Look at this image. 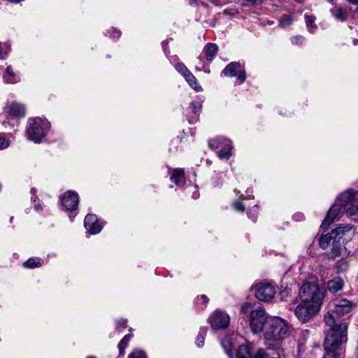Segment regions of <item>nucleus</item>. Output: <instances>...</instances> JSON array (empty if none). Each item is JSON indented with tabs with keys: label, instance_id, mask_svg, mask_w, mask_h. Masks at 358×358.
Returning a JSON list of instances; mask_svg holds the SVG:
<instances>
[{
	"label": "nucleus",
	"instance_id": "f257e3e1",
	"mask_svg": "<svg viewBox=\"0 0 358 358\" xmlns=\"http://www.w3.org/2000/svg\"><path fill=\"white\" fill-rule=\"evenodd\" d=\"M352 303L345 299H336L329 305V311L324 320L327 331L324 348L323 358H339L341 345L347 341V324L341 317L350 312Z\"/></svg>",
	"mask_w": 358,
	"mask_h": 358
},
{
	"label": "nucleus",
	"instance_id": "f03ea898",
	"mask_svg": "<svg viewBox=\"0 0 358 358\" xmlns=\"http://www.w3.org/2000/svg\"><path fill=\"white\" fill-rule=\"evenodd\" d=\"M301 303L295 308L294 315L303 322H307L320 311L324 294L315 282H304L299 290Z\"/></svg>",
	"mask_w": 358,
	"mask_h": 358
},
{
	"label": "nucleus",
	"instance_id": "7ed1b4c3",
	"mask_svg": "<svg viewBox=\"0 0 358 358\" xmlns=\"http://www.w3.org/2000/svg\"><path fill=\"white\" fill-rule=\"evenodd\" d=\"M266 344L271 349L279 345L290 333V325L280 317H271L264 327Z\"/></svg>",
	"mask_w": 358,
	"mask_h": 358
},
{
	"label": "nucleus",
	"instance_id": "20e7f679",
	"mask_svg": "<svg viewBox=\"0 0 358 358\" xmlns=\"http://www.w3.org/2000/svg\"><path fill=\"white\" fill-rule=\"evenodd\" d=\"M333 234L336 238L332 242L329 256L334 259L341 255L342 244L350 241L355 235V229L350 224L340 225L333 230Z\"/></svg>",
	"mask_w": 358,
	"mask_h": 358
},
{
	"label": "nucleus",
	"instance_id": "39448f33",
	"mask_svg": "<svg viewBox=\"0 0 358 358\" xmlns=\"http://www.w3.org/2000/svg\"><path fill=\"white\" fill-rule=\"evenodd\" d=\"M50 128V123L46 120L40 117L29 118L26 129L27 137L36 143H41Z\"/></svg>",
	"mask_w": 358,
	"mask_h": 358
},
{
	"label": "nucleus",
	"instance_id": "423d86ee",
	"mask_svg": "<svg viewBox=\"0 0 358 358\" xmlns=\"http://www.w3.org/2000/svg\"><path fill=\"white\" fill-rule=\"evenodd\" d=\"M336 202L343 206L348 217L356 220L358 212L357 193L352 189H349L339 195Z\"/></svg>",
	"mask_w": 358,
	"mask_h": 358
},
{
	"label": "nucleus",
	"instance_id": "0eeeda50",
	"mask_svg": "<svg viewBox=\"0 0 358 358\" xmlns=\"http://www.w3.org/2000/svg\"><path fill=\"white\" fill-rule=\"evenodd\" d=\"M349 6L334 7L330 9L332 17L341 22H345L354 18L358 12V0H347Z\"/></svg>",
	"mask_w": 358,
	"mask_h": 358
},
{
	"label": "nucleus",
	"instance_id": "6e6552de",
	"mask_svg": "<svg viewBox=\"0 0 358 358\" xmlns=\"http://www.w3.org/2000/svg\"><path fill=\"white\" fill-rule=\"evenodd\" d=\"M268 318L266 317V311L262 306H257L251 310L250 315L249 324L252 331L257 334L264 331Z\"/></svg>",
	"mask_w": 358,
	"mask_h": 358
},
{
	"label": "nucleus",
	"instance_id": "1a4fd4ad",
	"mask_svg": "<svg viewBox=\"0 0 358 358\" xmlns=\"http://www.w3.org/2000/svg\"><path fill=\"white\" fill-rule=\"evenodd\" d=\"M209 146L212 148H219L217 156L222 159H228L232 155V146L229 141L223 137H217L209 141Z\"/></svg>",
	"mask_w": 358,
	"mask_h": 358
},
{
	"label": "nucleus",
	"instance_id": "9d476101",
	"mask_svg": "<svg viewBox=\"0 0 358 358\" xmlns=\"http://www.w3.org/2000/svg\"><path fill=\"white\" fill-rule=\"evenodd\" d=\"M255 296L259 300L265 302L270 301L275 295V288L268 282H259L255 285Z\"/></svg>",
	"mask_w": 358,
	"mask_h": 358
},
{
	"label": "nucleus",
	"instance_id": "9b49d317",
	"mask_svg": "<svg viewBox=\"0 0 358 358\" xmlns=\"http://www.w3.org/2000/svg\"><path fill=\"white\" fill-rule=\"evenodd\" d=\"M3 111L8 120H18L25 116L26 108L24 104L13 101L8 103L3 109Z\"/></svg>",
	"mask_w": 358,
	"mask_h": 358
},
{
	"label": "nucleus",
	"instance_id": "f8f14e48",
	"mask_svg": "<svg viewBox=\"0 0 358 358\" xmlns=\"http://www.w3.org/2000/svg\"><path fill=\"white\" fill-rule=\"evenodd\" d=\"M229 316L220 310H215L208 318L212 329H222L227 328L229 324Z\"/></svg>",
	"mask_w": 358,
	"mask_h": 358
},
{
	"label": "nucleus",
	"instance_id": "ddd939ff",
	"mask_svg": "<svg viewBox=\"0 0 358 358\" xmlns=\"http://www.w3.org/2000/svg\"><path fill=\"white\" fill-rule=\"evenodd\" d=\"M222 73L227 77H236L241 83L246 78V73L239 62H231L222 71Z\"/></svg>",
	"mask_w": 358,
	"mask_h": 358
},
{
	"label": "nucleus",
	"instance_id": "4468645a",
	"mask_svg": "<svg viewBox=\"0 0 358 358\" xmlns=\"http://www.w3.org/2000/svg\"><path fill=\"white\" fill-rule=\"evenodd\" d=\"M79 202L78 194L73 191H68L61 197V204L67 212H73L77 209Z\"/></svg>",
	"mask_w": 358,
	"mask_h": 358
},
{
	"label": "nucleus",
	"instance_id": "2eb2a0df",
	"mask_svg": "<svg viewBox=\"0 0 358 358\" xmlns=\"http://www.w3.org/2000/svg\"><path fill=\"white\" fill-rule=\"evenodd\" d=\"M345 211V209L343 208V206H341L336 201V203H334L329 210L327 216L321 224V227H328L332 222L338 220Z\"/></svg>",
	"mask_w": 358,
	"mask_h": 358
},
{
	"label": "nucleus",
	"instance_id": "dca6fc26",
	"mask_svg": "<svg viewBox=\"0 0 358 358\" xmlns=\"http://www.w3.org/2000/svg\"><path fill=\"white\" fill-rule=\"evenodd\" d=\"M84 224L87 231L91 234H99L103 228V225L98 222L96 216L94 214L86 215Z\"/></svg>",
	"mask_w": 358,
	"mask_h": 358
},
{
	"label": "nucleus",
	"instance_id": "f3484780",
	"mask_svg": "<svg viewBox=\"0 0 358 358\" xmlns=\"http://www.w3.org/2000/svg\"><path fill=\"white\" fill-rule=\"evenodd\" d=\"M170 180L176 185L181 187L185 184V172L182 169H175L171 175Z\"/></svg>",
	"mask_w": 358,
	"mask_h": 358
},
{
	"label": "nucleus",
	"instance_id": "a211bd4d",
	"mask_svg": "<svg viewBox=\"0 0 358 358\" xmlns=\"http://www.w3.org/2000/svg\"><path fill=\"white\" fill-rule=\"evenodd\" d=\"M343 287V281L341 278H335L327 283V289L331 293H336Z\"/></svg>",
	"mask_w": 358,
	"mask_h": 358
},
{
	"label": "nucleus",
	"instance_id": "6ab92c4d",
	"mask_svg": "<svg viewBox=\"0 0 358 358\" xmlns=\"http://www.w3.org/2000/svg\"><path fill=\"white\" fill-rule=\"evenodd\" d=\"M218 48L215 43H208L203 48V53L208 61H211L215 56Z\"/></svg>",
	"mask_w": 358,
	"mask_h": 358
},
{
	"label": "nucleus",
	"instance_id": "aec40b11",
	"mask_svg": "<svg viewBox=\"0 0 358 358\" xmlns=\"http://www.w3.org/2000/svg\"><path fill=\"white\" fill-rule=\"evenodd\" d=\"M336 238L334 234H333V230L327 234H322L319 241V244L321 248L325 250L328 248L331 242H333L334 238Z\"/></svg>",
	"mask_w": 358,
	"mask_h": 358
},
{
	"label": "nucleus",
	"instance_id": "412c9836",
	"mask_svg": "<svg viewBox=\"0 0 358 358\" xmlns=\"http://www.w3.org/2000/svg\"><path fill=\"white\" fill-rule=\"evenodd\" d=\"M186 81L188 83L189 85L192 87L196 92L202 91V87L199 85L196 82V78L195 76L189 71L188 73L184 76Z\"/></svg>",
	"mask_w": 358,
	"mask_h": 358
},
{
	"label": "nucleus",
	"instance_id": "4be33fe9",
	"mask_svg": "<svg viewBox=\"0 0 358 358\" xmlns=\"http://www.w3.org/2000/svg\"><path fill=\"white\" fill-rule=\"evenodd\" d=\"M3 78L7 83L13 84L18 82V79L16 76V74L10 66L6 68V70L3 76Z\"/></svg>",
	"mask_w": 358,
	"mask_h": 358
},
{
	"label": "nucleus",
	"instance_id": "5701e85b",
	"mask_svg": "<svg viewBox=\"0 0 358 358\" xmlns=\"http://www.w3.org/2000/svg\"><path fill=\"white\" fill-rule=\"evenodd\" d=\"M221 344L229 358H234L232 351L234 345L231 338L226 337L224 339L222 340Z\"/></svg>",
	"mask_w": 358,
	"mask_h": 358
},
{
	"label": "nucleus",
	"instance_id": "b1692460",
	"mask_svg": "<svg viewBox=\"0 0 358 358\" xmlns=\"http://www.w3.org/2000/svg\"><path fill=\"white\" fill-rule=\"evenodd\" d=\"M236 358H252L250 346L248 345H240L236 352Z\"/></svg>",
	"mask_w": 358,
	"mask_h": 358
},
{
	"label": "nucleus",
	"instance_id": "393cba45",
	"mask_svg": "<svg viewBox=\"0 0 358 358\" xmlns=\"http://www.w3.org/2000/svg\"><path fill=\"white\" fill-rule=\"evenodd\" d=\"M131 336H132L131 334H127V335L124 336V338L119 343L118 348H119L120 355L124 354V350L128 346Z\"/></svg>",
	"mask_w": 358,
	"mask_h": 358
},
{
	"label": "nucleus",
	"instance_id": "a878e982",
	"mask_svg": "<svg viewBox=\"0 0 358 358\" xmlns=\"http://www.w3.org/2000/svg\"><path fill=\"white\" fill-rule=\"evenodd\" d=\"M41 262L39 259L35 258H29L27 261H26L23 265L24 266L29 268H34L36 267H39L41 266Z\"/></svg>",
	"mask_w": 358,
	"mask_h": 358
},
{
	"label": "nucleus",
	"instance_id": "bb28decb",
	"mask_svg": "<svg viewBox=\"0 0 358 358\" xmlns=\"http://www.w3.org/2000/svg\"><path fill=\"white\" fill-rule=\"evenodd\" d=\"M207 328H201L196 339V344L198 347L201 348L204 344V336L206 334Z\"/></svg>",
	"mask_w": 358,
	"mask_h": 358
},
{
	"label": "nucleus",
	"instance_id": "cd10ccee",
	"mask_svg": "<svg viewBox=\"0 0 358 358\" xmlns=\"http://www.w3.org/2000/svg\"><path fill=\"white\" fill-rule=\"evenodd\" d=\"M292 18L290 15H283L279 20V25L282 27H287L292 24Z\"/></svg>",
	"mask_w": 358,
	"mask_h": 358
},
{
	"label": "nucleus",
	"instance_id": "c85d7f7f",
	"mask_svg": "<svg viewBox=\"0 0 358 358\" xmlns=\"http://www.w3.org/2000/svg\"><path fill=\"white\" fill-rule=\"evenodd\" d=\"M306 24L310 32H313L317 27L315 23V17L312 15H306Z\"/></svg>",
	"mask_w": 358,
	"mask_h": 358
},
{
	"label": "nucleus",
	"instance_id": "c756f323",
	"mask_svg": "<svg viewBox=\"0 0 358 358\" xmlns=\"http://www.w3.org/2000/svg\"><path fill=\"white\" fill-rule=\"evenodd\" d=\"M128 358H147V356L143 350L136 348L129 355Z\"/></svg>",
	"mask_w": 358,
	"mask_h": 358
},
{
	"label": "nucleus",
	"instance_id": "7c9ffc66",
	"mask_svg": "<svg viewBox=\"0 0 358 358\" xmlns=\"http://www.w3.org/2000/svg\"><path fill=\"white\" fill-rule=\"evenodd\" d=\"M10 51V48L6 43L2 44L0 42V59H3L6 57Z\"/></svg>",
	"mask_w": 358,
	"mask_h": 358
},
{
	"label": "nucleus",
	"instance_id": "2f4dec72",
	"mask_svg": "<svg viewBox=\"0 0 358 358\" xmlns=\"http://www.w3.org/2000/svg\"><path fill=\"white\" fill-rule=\"evenodd\" d=\"M190 107L194 114L199 115V112L201 110L202 105L200 101H194L191 103Z\"/></svg>",
	"mask_w": 358,
	"mask_h": 358
},
{
	"label": "nucleus",
	"instance_id": "473e14b6",
	"mask_svg": "<svg viewBox=\"0 0 358 358\" xmlns=\"http://www.w3.org/2000/svg\"><path fill=\"white\" fill-rule=\"evenodd\" d=\"M252 358H271L268 352L263 348H259L254 354Z\"/></svg>",
	"mask_w": 358,
	"mask_h": 358
},
{
	"label": "nucleus",
	"instance_id": "72a5a7b5",
	"mask_svg": "<svg viewBox=\"0 0 358 358\" xmlns=\"http://www.w3.org/2000/svg\"><path fill=\"white\" fill-rule=\"evenodd\" d=\"M175 68L180 73H181L183 76L188 73L189 72V71L188 70V69L185 66V65L182 63H177L176 65H175Z\"/></svg>",
	"mask_w": 358,
	"mask_h": 358
},
{
	"label": "nucleus",
	"instance_id": "f704fd0d",
	"mask_svg": "<svg viewBox=\"0 0 358 358\" xmlns=\"http://www.w3.org/2000/svg\"><path fill=\"white\" fill-rule=\"evenodd\" d=\"M252 304L250 303H245L241 307V313L242 314H246L248 313H251V310L254 309Z\"/></svg>",
	"mask_w": 358,
	"mask_h": 358
},
{
	"label": "nucleus",
	"instance_id": "c9c22d12",
	"mask_svg": "<svg viewBox=\"0 0 358 358\" xmlns=\"http://www.w3.org/2000/svg\"><path fill=\"white\" fill-rule=\"evenodd\" d=\"M233 208L240 212H243L245 210L244 204L240 201H236L232 204Z\"/></svg>",
	"mask_w": 358,
	"mask_h": 358
},
{
	"label": "nucleus",
	"instance_id": "e433bc0d",
	"mask_svg": "<svg viewBox=\"0 0 358 358\" xmlns=\"http://www.w3.org/2000/svg\"><path fill=\"white\" fill-rule=\"evenodd\" d=\"M304 38L301 36H296L292 38V43L295 45H301Z\"/></svg>",
	"mask_w": 358,
	"mask_h": 358
},
{
	"label": "nucleus",
	"instance_id": "4c0bfd02",
	"mask_svg": "<svg viewBox=\"0 0 358 358\" xmlns=\"http://www.w3.org/2000/svg\"><path fill=\"white\" fill-rule=\"evenodd\" d=\"M9 145V141L3 137H0V150L5 149Z\"/></svg>",
	"mask_w": 358,
	"mask_h": 358
},
{
	"label": "nucleus",
	"instance_id": "58836bf2",
	"mask_svg": "<svg viewBox=\"0 0 358 358\" xmlns=\"http://www.w3.org/2000/svg\"><path fill=\"white\" fill-rule=\"evenodd\" d=\"M292 290L289 287H285L283 290L280 292V296L282 299L288 297L291 295Z\"/></svg>",
	"mask_w": 358,
	"mask_h": 358
},
{
	"label": "nucleus",
	"instance_id": "ea45409f",
	"mask_svg": "<svg viewBox=\"0 0 358 358\" xmlns=\"http://www.w3.org/2000/svg\"><path fill=\"white\" fill-rule=\"evenodd\" d=\"M208 301V299L207 298V296L206 295H201L200 297H198L197 299H196V302L198 303H201V304H206Z\"/></svg>",
	"mask_w": 358,
	"mask_h": 358
},
{
	"label": "nucleus",
	"instance_id": "a19ab883",
	"mask_svg": "<svg viewBox=\"0 0 358 358\" xmlns=\"http://www.w3.org/2000/svg\"><path fill=\"white\" fill-rule=\"evenodd\" d=\"M127 324L126 320H120L117 322V329L125 328Z\"/></svg>",
	"mask_w": 358,
	"mask_h": 358
},
{
	"label": "nucleus",
	"instance_id": "79ce46f5",
	"mask_svg": "<svg viewBox=\"0 0 358 358\" xmlns=\"http://www.w3.org/2000/svg\"><path fill=\"white\" fill-rule=\"evenodd\" d=\"M112 30L113 31V37L114 38H120V35H121V32L118 30H116L115 29H112Z\"/></svg>",
	"mask_w": 358,
	"mask_h": 358
},
{
	"label": "nucleus",
	"instance_id": "37998d69",
	"mask_svg": "<svg viewBox=\"0 0 358 358\" xmlns=\"http://www.w3.org/2000/svg\"><path fill=\"white\" fill-rule=\"evenodd\" d=\"M294 218L296 220V221H299V220H301L303 219V215L302 214H296L294 216Z\"/></svg>",
	"mask_w": 358,
	"mask_h": 358
},
{
	"label": "nucleus",
	"instance_id": "c03bdc74",
	"mask_svg": "<svg viewBox=\"0 0 358 358\" xmlns=\"http://www.w3.org/2000/svg\"><path fill=\"white\" fill-rule=\"evenodd\" d=\"M34 209L36 210H37V211H40V210H41L43 209V208H42L41 205L36 204V205L34 206Z\"/></svg>",
	"mask_w": 358,
	"mask_h": 358
},
{
	"label": "nucleus",
	"instance_id": "a18cd8bd",
	"mask_svg": "<svg viewBox=\"0 0 358 358\" xmlns=\"http://www.w3.org/2000/svg\"><path fill=\"white\" fill-rule=\"evenodd\" d=\"M329 3H331V5H335L336 4V0H327Z\"/></svg>",
	"mask_w": 358,
	"mask_h": 358
},
{
	"label": "nucleus",
	"instance_id": "49530a36",
	"mask_svg": "<svg viewBox=\"0 0 358 358\" xmlns=\"http://www.w3.org/2000/svg\"><path fill=\"white\" fill-rule=\"evenodd\" d=\"M197 121V118H193L189 120V123L192 124L194 122H196Z\"/></svg>",
	"mask_w": 358,
	"mask_h": 358
},
{
	"label": "nucleus",
	"instance_id": "de8ad7c7",
	"mask_svg": "<svg viewBox=\"0 0 358 358\" xmlns=\"http://www.w3.org/2000/svg\"><path fill=\"white\" fill-rule=\"evenodd\" d=\"M224 13L227 14V15H228V14H229V15L231 14V13H230V12H229V9H225V10H224Z\"/></svg>",
	"mask_w": 358,
	"mask_h": 358
},
{
	"label": "nucleus",
	"instance_id": "09e8293b",
	"mask_svg": "<svg viewBox=\"0 0 358 358\" xmlns=\"http://www.w3.org/2000/svg\"><path fill=\"white\" fill-rule=\"evenodd\" d=\"M193 196V198H194V199H197V198H198V196H199V195H198V194H197V193L194 192V193L193 194V196Z\"/></svg>",
	"mask_w": 358,
	"mask_h": 358
},
{
	"label": "nucleus",
	"instance_id": "8fccbe9b",
	"mask_svg": "<svg viewBox=\"0 0 358 358\" xmlns=\"http://www.w3.org/2000/svg\"><path fill=\"white\" fill-rule=\"evenodd\" d=\"M208 1L212 2V3H214L217 4L216 0H208Z\"/></svg>",
	"mask_w": 358,
	"mask_h": 358
},
{
	"label": "nucleus",
	"instance_id": "3c124183",
	"mask_svg": "<svg viewBox=\"0 0 358 358\" xmlns=\"http://www.w3.org/2000/svg\"><path fill=\"white\" fill-rule=\"evenodd\" d=\"M31 192L32 194H34L35 192V189L33 188V189H31Z\"/></svg>",
	"mask_w": 358,
	"mask_h": 358
},
{
	"label": "nucleus",
	"instance_id": "603ef678",
	"mask_svg": "<svg viewBox=\"0 0 358 358\" xmlns=\"http://www.w3.org/2000/svg\"><path fill=\"white\" fill-rule=\"evenodd\" d=\"M356 42H357V40H356V39H355V40L353 41V43H354V45H356V44H357V43H356Z\"/></svg>",
	"mask_w": 358,
	"mask_h": 358
},
{
	"label": "nucleus",
	"instance_id": "864d4df0",
	"mask_svg": "<svg viewBox=\"0 0 358 358\" xmlns=\"http://www.w3.org/2000/svg\"><path fill=\"white\" fill-rule=\"evenodd\" d=\"M241 198H242V199H247L243 195L241 196Z\"/></svg>",
	"mask_w": 358,
	"mask_h": 358
},
{
	"label": "nucleus",
	"instance_id": "5fc2aeb1",
	"mask_svg": "<svg viewBox=\"0 0 358 358\" xmlns=\"http://www.w3.org/2000/svg\"><path fill=\"white\" fill-rule=\"evenodd\" d=\"M10 222H12L13 221V217H12L10 220Z\"/></svg>",
	"mask_w": 358,
	"mask_h": 358
},
{
	"label": "nucleus",
	"instance_id": "6e6d98bb",
	"mask_svg": "<svg viewBox=\"0 0 358 358\" xmlns=\"http://www.w3.org/2000/svg\"><path fill=\"white\" fill-rule=\"evenodd\" d=\"M271 358H279V357H271Z\"/></svg>",
	"mask_w": 358,
	"mask_h": 358
}]
</instances>
